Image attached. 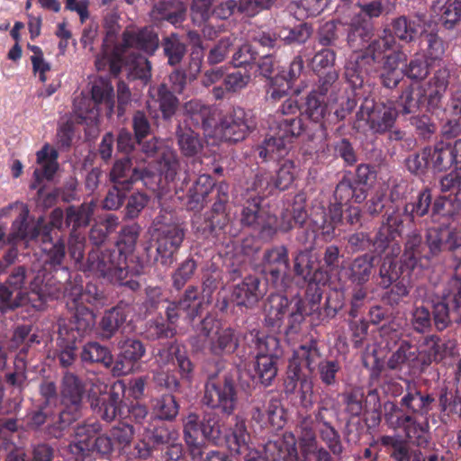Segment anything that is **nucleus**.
Listing matches in <instances>:
<instances>
[{
  "instance_id": "nucleus-1",
  "label": "nucleus",
  "mask_w": 461,
  "mask_h": 461,
  "mask_svg": "<svg viewBox=\"0 0 461 461\" xmlns=\"http://www.w3.org/2000/svg\"><path fill=\"white\" fill-rule=\"evenodd\" d=\"M106 35L103 41L102 51L96 56L95 66L98 70L104 69L110 65L114 68L117 62H121L130 49L141 50L152 55L158 47V37L151 27L141 29L127 28L122 33V42L113 47L115 35L119 31V24L113 16L104 20Z\"/></svg>"
},
{
  "instance_id": "nucleus-2",
  "label": "nucleus",
  "mask_w": 461,
  "mask_h": 461,
  "mask_svg": "<svg viewBox=\"0 0 461 461\" xmlns=\"http://www.w3.org/2000/svg\"><path fill=\"white\" fill-rule=\"evenodd\" d=\"M26 270L18 267L10 275L7 285L0 286V310L6 312L21 305L31 303L35 308H41L47 299L59 298V291H53L55 281L43 284L41 276H36L30 283L28 292L25 287Z\"/></svg>"
},
{
  "instance_id": "nucleus-3",
  "label": "nucleus",
  "mask_w": 461,
  "mask_h": 461,
  "mask_svg": "<svg viewBox=\"0 0 461 461\" xmlns=\"http://www.w3.org/2000/svg\"><path fill=\"white\" fill-rule=\"evenodd\" d=\"M273 179L269 173L256 174L248 191L253 192L246 199L240 214L242 225L258 231L265 240H271L276 234V217L267 209L261 206L263 196L274 187Z\"/></svg>"
},
{
  "instance_id": "nucleus-4",
  "label": "nucleus",
  "mask_w": 461,
  "mask_h": 461,
  "mask_svg": "<svg viewBox=\"0 0 461 461\" xmlns=\"http://www.w3.org/2000/svg\"><path fill=\"white\" fill-rule=\"evenodd\" d=\"M395 44L394 35L384 30V34L375 38L364 51L354 52L345 66L348 81L355 87L361 86L366 76L377 72L384 54Z\"/></svg>"
},
{
  "instance_id": "nucleus-5",
  "label": "nucleus",
  "mask_w": 461,
  "mask_h": 461,
  "mask_svg": "<svg viewBox=\"0 0 461 461\" xmlns=\"http://www.w3.org/2000/svg\"><path fill=\"white\" fill-rule=\"evenodd\" d=\"M85 271L109 283L128 286L131 290L140 286L135 280H126L130 274L127 258L116 249L92 250L88 254Z\"/></svg>"
},
{
  "instance_id": "nucleus-6",
  "label": "nucleus",
  "mask_w": 461,
  "mask_h": 461,
  "mask_svg": "<svg viewBox=\"0 0 461 461\" xmlns=\"http://www.w3.org/2000/svg\"><path fill=\"white\" fill-rule=\"evenodd\" d=\"M156 260L169 267L175 261L185 236V230L169 212L159 213L153 221Z\"/></svg>"
},
{
  "instance_id": "nucleus-7",
  "label": "nucleus",
  "mask_w": 461,
  "mask_h": 461,
  "mask_svg": "<svg viewBox=\"0 0 461 461\" xmlns=\"http://www.w3.org/2000/svg\"><path fill=\"white\" fill-rule=\"evenodd\" d=\"M276 123L270 129L271 135L258 147V156L264 160L285 157L289 151L292 140L304 129L300 118H280Z\"/></svg>"
},
{
  "instance_id": "nucleus-8",
  "label": "nucleus",
  "mask_w": 461,
  "mask_h": 461,
  "mask_svg": "<svg viewBox=\"0 0 461 461\" xmlns=\"http://www.w3.org/2000/svg\"><path fill=\"white\" fill-rule=\"evenodd\" d=\"M265 322L273 329H279L287 317V335L297 334L304 321L305 310L300 300L292 303L283 295L272 294L265 305Z\"/></svg>"
},
{
  "instance_id": "nucleus-9",
  "label": "nucleus",
  "mask_w": 461,
  "mask_h": 461,
  "mask_svg": "<svg viewBox=\"0 0 461 461\" xmlns=\"http://www.w3.org/2000/svg\"><path fill=\"white\" fill-rule=\"evenodd\" d=\"M398 114L393 103H375L366 99L356 114L355 128L383 134L393 128Z\"/></svg>"
},
{
  "instance_id": "nucleus-10",
  "label": "nucleus",
  "mask_w": 461,
  "mask_h": 461,
  "mask_svg": "<svg viewBox=\"0 0 461 461\" xmlns=\"http://www.w3.org/2000/svg\"><path fill=\"white\" fill-rule=\"evenodd\" d=\"M256 126L257 122L252 111L235 106L230 109L219 122H215L211 137L238 142L243 140Z\"/></svg>"
},
{
  "instance_id": "nucleus-11",
  "label": "nucleus",
  "mask_w": 461,
  "mask_h": 461,
  "mask_svg": "<svg viewBox=\"0 0 461 461\" xmlns=\"http://www.w3.org/2000/svg\"><path fill=\"white\" fill-rule=\"evenodd\" d=\"M91 94L92 99L82 96L74 101L75 113L80 119V122L88 125L96 124L98 121V104H104L110 113H113L114 106L113 88L108 80H95Z\"/></svg>"
},
{
  "instance_id": "nucleus-12",
  "label": "nucleus",
  "mask_w": 461,
  "mask_h": 461,
  "mask_svg": "<svg viewBox=\"0 0 461 461\" xmlns=\"http://www.w3.org/2000/svg\"><path fill=\"white\" fill-rule=\"evenodd\" d=\"M85 392V385L77 375L70 372L64 374L60 384L64 409L59 413V429H66L81 416Z\"/></svg>"
},
{
  "instance_id": "nucleus-13",
  "label": "nucleus",
  "mask_w": 461,
  "mask_h": 461,
  "mask_svg": "<svg viewBox=\"0 0 461 461\" xmlns=\"http://www.w3.org/2000/svg\"><path fill=\"white\" fill-rule=\"evenodd\" d=\"M203 403L211 409L230 416L237 406L238 396L235 380L232 375H225L223 381L210 379L205 384Z\"/></svg>"
},
{
  "instance_id": "nucleus-14",
  "label": "nucleus",
  "mask_w": 461,
  "mask_h": 461,
  "mask_svg": "<svg viewBox=\"0 0 461 461\" xmlns=\"http://www.w3.org/2000/svg\"><path fill=\"white\" fill-rule=\"evenodd\" d=\"M322 360V356L316 341L312 340L308 344L301 345L294 350L289 359L287 377L285 381L286 393H294L298 380L301 379L302 366H305L312 373Z\"/></svg>"
},
{
  "instance_id": "nucleus-15",
  "label": "nucleus",
  "mask_w": 461,
  "mask_h": 461,
  "mask_svg": "<svg viewBox=\"0 0 461 461\" xmlns=\"http://www.w3.org/2000/svg\"><path fill=\"white\" fill-rule=\"evenodd\" d=\"M101 425L95 421L77 426L75 430V440L70 445L71 452L75 455H85L89 451H96L102 455L112 452L113 442L106 434H100Z\"/></svg>"
},
{
  "instance_id": "nucleus-16",
  "label": "nucleus",
  "mask_w": 461,
  "mask_h": 461,
  "mask_svg": "<svg viewBox=\"0 0 461 461\" xmlns=\"http://www.w3.org/2000/svg\"><path fill=\"white\" fill-rule=\"evenodd\" d=\"M199 336L209 340V350L215 356L231 354L239 347L235 330L230 327L222 328L220 321L212 317L202 321Z\"/></svg>"
},
{
  "instance_id": "nucleus-17",
  "label": "nucleus",
  "mask_w": 461,
  "mask_h": 461,
  "mask_svg": "<svg viewBox=\"0 0 461 461\" xmlns=\"http://www.w3.org/2000/svg\"><path fill=\"white\" fill-rule=\"evenodd\" d=\"M402 223L399 212L393 211L386 215L373 240L377 254H384L386 258H394L400 254L401 245L397 239L402 235Z\"/></svg>"
},
{
  "instance_id": "nucleus-18",
  "label": "nucleus",
  "mask_w": 461,
  "mask_h": 461,
  "mask_svg": "<svg viewBox=\"0 0 461 461\" xmlns=\"http://www.w3.org/2000/svg\"><path fill=\"white\" fill-rule=\"evenodd\" d=\"M411 273L404 267L398 266L391 260L385 259L379 270L378 285L382 288H388L393 285L389 292L388 299L392 303H398L410 293Z\"/></svg>"
},
{
  "instance_id": "nucleus-19",
  "label": "nucleus",
  "mask_w": 461,
  "mask_h": 461,
  "mask_svg": "<svg viewBox=\"0 0 461 461\" xmlns=\"http://www.w3.org/2000/svg\"><path fill=\"white\" fill-rule=\"evenodd\" d=\"M385 421L391 429H403L405 436L418 447H424L429 442L427 431L428 423L421 424L409 413H405L402 408L393 406L392 410L385 414Z\"/></svg>"
},
{
  "instance_id": "nucleus-20",
  "label": "nucleus",
  "mask_w": 461,
  "mask_h": 461,
  "mask_svg": "<svg viewBox=\"0 0 461 461\" xmlns=\"http://www.w3.org/2000/svg\"><path fill=\"white\" fill-rule=\"evenodd\" d=\"M53 291H59V296L63 295L68 298V305L71 302L72 304L78 306H85V303H87L100 307L104 304L105 301L103 291L93 283H88L85 289L82 284L77 280L68 282L64 288L61 284L55 283Z\"/></svg>"
},
{
  "instance_id": "nucleus-21",
  "label": "nucleus",
  "mask_w": 461,
  "mask_h": 461,
  "mask_svg": "<svg viewBox=\"0 0 461 461\" xmlns=\"http://www.w3.org/2000/svg\"><path fill=\"white\" fill-rule=\"evenodd\" d=\"M19 209V213L11 226V231L7 237V243L15 244L19 240H32L36 239L41 230L43 219L40 218L36 224L28 221L29 209L27 205L20 203L9 204L1 210L3 215H7L13 209Z\"/></svg>"
},
{
  "instance_id": "nucleus-22",
  "label": "nucleus",
  "mask_w": 461,
  "mask_h": 461,
  "mask_svg": "<svg viewBox=\"0 0 461 461\" xmlns=\"http://www.w3.org/2000/svg\"><path fill=\"white\" fill-rule=\"evenodd\" d=\"M75 310L74 320L68 326L64 320L59 321V334L68 343L76 341L90 331L95 323V315L86 306L69 305Z\"/></svg>"
},
{
  "instance_id": "nucleus-23",
  "label": "nucleus",
  "mask_w": 461,
  "mask_h": 461,
  "mask_svg": "<svg viewBox=\"0 0 461 461\" xmlns=\"http://www.w3.org/2000/svg\"><path fill=\"white\" fill-rule=\"evenodd\" d=\"M298 442L302 456L307 458L315 456V461H333L330 451H328L317 441L313 420L310 415L301 418L297 426Z\"/></svg>"
},
{
  "instance_id": "nucleus-24",
  "label": "nucleus",
  "mask_w": 461,
  "mask_h": 461,
  "mask_svg": "<svg viewBox=\"0 0 461 461\" xmlns=\"http://www.w3.org/2000/svg\"><path fill=\"white\" fill-rule=\"evenodd\" d=\"M142 151L148 156H153L158 149H161V156L158 161V177H152L154 180L161 179L164 176L167 181H173L179 169V161L176 151L169 148H162V141L152 138L148 141L141 142ZM157 176V174H155Z\"/></svg>"
},
{
  "instance_id": "nucleus-25",
  "label": "nucleus",
  "mask_w": 461,
  "mask_h": 461,
  "mask_svg": "<svg viewBox=\"0 0 461 461\" xmlns=\"http://www.w3.org/2000/svg\"><path fill=\"white\" fill-rule=\"evenodd\" d=\"M185 121L191 125L203 129L207 137H211L216 122V110L203 101L193 99L184 104Z\"/></svg>"
},
{
  "instance_id": "nucleus-26",
  "label": "nucleus",
  "mask_w": 461,
  "mask_h": 461,
  "mask_svg": "<svg viewBox=\"0 0 461 461\" xmlns=\"http://www.w3.org/2000/svg\"><path fill=\"white\" fill-rule=\"evenodd\" d=\"M110 177L112 182L116 185H121L122 189H129L131 185L137 180H142L146 186L154 189L151 179L158 176L148 169L132 168L131 160L123 158L115 162Z\"/></svg>"
},
{
  "instance_id": "nucleus-27",
  "label": "nucleus",
  "mask_w": 461,
  "mask_h": 461,
  "mask_svg": "<svg viewBox=\"0 0 461 461\" xmlns=\"http://www.w3.org/2000/svg\"><path fill=\"white\" fill-rule=\"evenodd\" d=\"M120 354L113 370L119 375H128L134 371L136 364L144 357L146 348L137 339H126L119 342Z\"/></svg>"
},
{
  "instance_id": "nucleus-28",
  "label": "nucleus",
  "mask_w": 461,
  "mask_h": 461,
  "mask_svg": "<svg viewBox=\"0 0 461 461\" xmlns=\"http://www.w3.org/2000/svg\"><path fill=\"white\" fill-rule=\"evenodd\" d=\"M392 26L396 37L409 42L426 31L429 21L425 13L417 12L408 16L402 15L396 18Z\"/></svg>"
},
{
  "instance_id": "nucleus-29",
  "label": "nucleus",
  "mask_w": 461,
  "mask_h": 461,
  "mask_svg": "<svg viewBox=\"0 0 461 461\" xmlns=\"http://www.w3.org/2000/svg\"><path fill=\"white\" fill-rule=\"evenodd\" d=\"M406 393L400 401L401 407L410 413L427 416L432 410L435 399L429 394H423L415 383L405 380Z\"/></svg>"
},
{
  "instance_id": "nucleus-30",
  "label": "nucleus",
  "mask_w": 461,
  "mask_h": 461,
  "mask_svg": "<svg viewBox=\"0 0 461 461\" xmlns=\"http://www.w3.org/2000/svg\"><path fill=\"white\" fill-rule=\"evenodd\" d=\"M265 453L267 461H298L296 440L292 433H285L281 438L267 442Z\"/></svg>"
},
{
  "instance_id": "nucleus-31",
  "label": "nucleus",
  "mask_w": 461,
  "mask_h": 461,
  "mask_svg": "<svg viewBox=\"0 0 461 461\" xmlns=\"http://www.w3.org/2000/svg\"><path fill=\"white\" fill-rule=\"evenodd\" d=\"M184 435L190 455L194 461H199L203 456L204 435L199 417L190 413L184 420Z\"/></svg>"
},
{
  "instance_id": "nucleus-32",
  "label": "nucleus",
  "mask_w": 461,
  "mask_h": 461,
  "mask_svg": "<svg viewBox=\"0 0 461 461\" xmlns=\"http://www.w3.org/2000/svg\"><path fill=\"white\" fill-rule=\"evenodd\" d=\"M177 104V98L167 89L166 85L161 84L158 86L149 87V99L147 100V107L149 112L152 108H156L158 104L163 118L168 120L175 114Z\"/></svg>"
},
{
  "instance_id": "nucleus-33",
  "label": "nucleus",
  "mask_w": 461,
  "mask_h": 461,
  "mask_svg": "<svg viewBox=\"0 0 461 461\" xmlns=\"http://www.w3.org/2000/svg\"><path fill=\"white\" fill-rule=\"evenodd\" d=\"M348 32V45L352 50L362 49L369 44L374 39V27L372 23L361 17L355 15L346 29Z\"/></svg>"
},
{
  "instance_id": "nucleus-34",
  "label": "nucleus",
  "mask_w": 461,
  "mask_h": 461,
  "mask_svg": "<svg viewBox=\"0 0 461 461\" xmlns=\"http://www.w3.org/2000/svg\"><path fill=\"white\" fill-rule=\"evenodd\" d=\"M424 244L422 237L417 230L411 231L405 240L403 254L400 265L409 272H411L422 258L430 259V256L423 254Z\"/></svg>"
},
{
  "instance_id": "nucleus-35",
  "label": "nucleus",
  "mask_w": 461,
  "mask_h": 461,
  "mask_svg": "<svg viewBox=\"0 0 461 461\" xmlns=\"http://www.w3.org/2000/svg\"><path fill=\"white\" fill-rule=\"evenodd\" d=\"M264 294L265 290L260 288L259 279L255 276H248L233 288L232 300L237 305L251 307Z\"/></svg>"
},
{
  "instance_id": "nucleus-36",
  "label": "nucleus",
  "mask_w": 461,
  "mask_h": 461,
  "mask_svg": "<svg viewBox=\"0 0 461 461\" xmlns=\"http://www.w3.org/2000/svg\"><path fill=\"white\" fill-rule=\"evenodd\" d=\"M459 0H437L431 10L446 30L454 29L461 21Z\"/></svg>"
},
{
  "instance_id": "nucleus-37",
  "label": "nucleus",
  "mask_w": 461,
  "mask_h": 461,
  "mask_svg": "<svg viewBox=\"0 0 461 461\" xmlns=\"http://www.w3.org/2000/svg\"><path fill=\"white\" fill-rule=\"evenodd\" d=\"M446 122L442 126V133L447 137H454L461 132V90L451 94V97L444 110Z\"/></svg>"
},
{
  "instance_id": "nucleus-38",
  "label": "nucleus",
  "mask_w": 461,
  "mask_h": 461,
  "mask_svg": "<svg viewBox=\"0 0 461 461\" xmlns=\"http://www.w3.org/2000/svg\"><path fill=\"white\" fill-rule=\"evenodd\" d=\"M130 311L131 307L122 303L106 311L99 324L101 336L104 339H111L126 321Z\"/></svg>"
},
{
  "instance_id": "nucleus-39",
  "label": "nucleus",
  "mask_w": 461,
  "mask_h": 461,
  "mask_svg": "<svg viewBox=\"0 0 461 461\" xmlns=\"http://www.w3.org/2000/svg\"><path fill=\"white\" fill-rule=\"evenodd\" d=\"M264 267L273 277L285 275L289 268L288 251L285 246L274 247L267 250L263 258Z\"/></svg>"
},
{
  "instance_id": "nucleus-40",
  "label": "nucleus",
  "mask_w": 461,
  "mask_h": 461,
  "mask_svg": "<svg viewBox=\"0 0 461 461\" xmlns=\"http://www.w3.org/2000/svg\"><path fill=\"white\" fill-rule=\"evenodd\" d=\"M37 163L41 166V169L34 170V177L37 181H41L42 178L48 180L51 179L58 170V151L50 147L49 144H45L41 149L37 151Z\"/></svg>"
},
{
  "instance_id": "nucleus-41",
  "label": "nucleus",
  "mask_w": 461,
  "mask_h": 461,
  "mask_svg": "<svg viewBox=\"0 0 461 461\" xmlns=\"http://www.w3.org/2000/svg\"><path fill=\"white\" fill-rule=\"evenodd\" d=\"M334 198L336 202L341 205L350 201L360 203L366 198V192L357 184L344 177L336 186Z\"/></svg>"
},
{
  "instance_id": "nucleus-42",
  "label": "nucleus",
  "mask_w": 461,
  "mask_h": 461,
  "mask_svg": "<svg viewBox=\"0 0 461 461\" xmlns=\"http://www.w3.org/2000/svg\"><path fill=\"white\" fill-rule=\"evenodd\" d=\"M249 339L258 350L257 356L278 357L281 354L279 340L275 336L253 330L249 332Z\"/></svg>"
},
{
  "instance_id": "nucleus-43",
  "label": "nucleus",
  "mask_w": 461,
  "mask_h": 461,
  "mask_svg": "<svg viewBox=\"0 0 461 461\" xmlns=\"http://www.w3.org/2000/svg\"><path fill=\"white\" fill-rule=\"evenodd\" d=\"M180 309L186 314L189 322H192L201 314L204 299L199 294L198 288L189 286L184 293L182 298L176 302Z\"/></svg>"
},
{
  "instance_id": "nucleus-44",
  "label": "nucleus",
  "mask_w": 461,
  "mask_h": 461,
  "mask_svg": "<svg viewBox=\"0 0 461 461\" xmlns=\"http://www.w3.org/2000/svg\"><path fill=\"white\" fill-rule=\"evenodd\" d=\"M451 288L447 285V291L444 294L443 301L436 303L433 309L434 323L438 330H445L450 323V310L453 313L458 311L460 305H456L451 300Z\"/></svg>"
},
{
  "instance_id": "nucleus-45",
  "label": "nucleus",
  "mask_w": 461,
  "mask_h": 461,
  "mask_svg": "<svg viewBox=\"0 0 461 461\" xmlns=\"http://www.w3.org/2000/svg\"><path fill=\"white\" fill-rule=\"evenodd\" d=\"M176 138L184 156L194 157L202 150L203 145L199 135L190 127L182 128L179 125L176 130Z\"/></svg>"
},
{
  "instance_id": "nucleus-46",
  "label": "nucleus",
  "mask_w": 461,
  "mask_h": 461,
  "mask_svg": "<svg viewBox=\"0 0 461 461\" xmlns=\"http://www.w3.org/2000/svg\"><path fill=\"white\" fill-rule=\"evenodd\" d=\"M418 358V350L409 341H401L398 348L387 361V366L393 370H401L404 365L411 366Z\"/></svg>"
},
{
  "instance_id": "nucleus-47",
  "label": "nucleus",
  "mask_w": 461,
  "mask_h": 461,
  "mask_svg": "<svg viewBox=\"0 0 461 461\" xmlns=\"http://www.w3.org/2000/svg\"><path fill=\"white\" fill-rule=\"evenodd\" d=\"M447 346L438 337L430 336L424 339L420 355L423 357L424 365H430L432 362L441 361L447 355Z\"/></svg>"
},
{
  "instance_id": "nucleus-48",
  "label": "nucleus",
  "mask_w": 461,
  "mask_h": 461,
  "mask_svg": "<svg viewBox=\"0 0 461 461\" xmlns=\"http://www.w3.org/2000/svg\"><path fill=\"white\" fill-rule=\"evenodd\" d=\"M95 207V203L93 201L84 203L78 207L69 206L66 212V225H72L75 230L77 228L88 225Z\"/></svg>"
},
{
  "instance_id": "nucleus-49",
  "label": "nucleus",
  "mask_w": 461,
  "mask_h": 461,
  "mask_svg": "<svg viewBox=\"0 0 461 461\" xmlns=\"http://www.w3.org/2000/svg\"><path fill=\"white\" fill-rule=\"evenodd\" d=\"M235 420L234 428L231 433L226 437V441L231 451L242 454L244 451L250 449L248 446L249 435L247 431L244 420L236 417Z\"/></svg>"
},
{
  "instance_id": "nucleus-50",
  "label": "nucleus",
  "mask_w": 461,
  "mask_h": 461,
  "mask_svg": "<svg viewBox=\"0 0 461 461\" xmlns=\"http://www.w3.org/2000/svg\"><path fill=\"white\" fill-rule=\"evenodd\" d=\"M374 257L370 255H363L354 259L350 266V280L358 285L366 284L373 272Z\"/></svg>"
},
{
  "instance_id": "nucleus-51",
  "label": "nucleus",
  "mask_w": 461,
  "mask_h": 461,
  "mask_svg": "<svg viewBox=\"0 0 461 461\" xmlns=\"http://www.w3.org/2000/svg\"><path fill=\"white\" fill-rule=\"evenodd\" d=\"M303 113L312 122L320 123L321 127H322V120L327 114V105L324 98L318 96L316 91H312L307 95Z\"/></svg>"
},
{
  "instance_id": "nucleus-52",
  "label": "nucleus",
  "mask_w": 461,
  "mask_h": 461,
  "mask_svg": "<svg viewBox=\"0 0 461 461\" xmlns=\"http://www.w3.org/2000/svg\"><path fill=\"white\" fill-rule=\"evenodd\" d=\"M429 149V162L431 168L436 171H442L449 168L453 165L449 144L444 142L437 143L433 148Z\"/></svg>"
},
{
  "instance_id": "nucleus-53",
  "label": "nucleus",
  "mask_w": 461,
  "mask_h": 461,
  "mask_svg": "<svg viewBox=\"0 0 461 461\" xmlns=\"http://www.w3.org/2000/svg\"><path fill=\"white\" fill-rule=\"evenodd\" d=\"M140 228L136 223L124 226L121 230L119 239L116 242V250L124 254L126 258L133 252L140 236Z\"/></svg>"
},
{
  "instance_id": "nucleus-54",
  "label": "nucleus",
  "mask_w": 461,
  "mask_h": 461,
  "mask_svg": "<svg viewBox=\"0 0 461 461\" xmlns=\"http://www.w3.org/2000/svg\"><path fill=\"white\" fill-rule=\"evenodd\" d=\"M144 438L150 440L156 446L168 445L178 441L179 433L175 429L164 425L154 429L144 427Z\"/></svg>"
},
{
  "instance_id": "nucleus-55",
  "label": "nucleus",
  "mask_w": 461,
  "mask_h": 461,
  "mask_svg": "<svg viewBox=\"0 0 461 461\" xmlns=\"http://www.w3.org/2000/svg\"><path fill=\"white\" fill-rule=\"evenodd\" d=\"M278 357H271L269 356L256 357V374L260 383L265 386H268L277 374L276 359Z\"/></svg>"
},
{
  "instance_id": "nucleus-56",
  "label": "nucleus",
  "mask_w": 461,
  "mask_h": 461,
  "mask_svg": "<svg viewBox=\"0 0 461 461\" xmlns=\"http://www.w3.org/2000/svg\"><path fill=\"white\" fill-rule=\"evenodd\" d=\"M83 362L103 363L109 366L112 363L113 357L109 349L97 342H90L84 346L81 352Z\"/></svg>"
},
{
  "instance_id": "nucleus-57",
  "label": "nucleus",
  "mask_w": 461,
  "mask_h": 461,
  "mask_svg": "<svg viewBox=\"0 0 461 461\" xmlns=\"http://www.w3.org/2000/svg\"><path fill=\"white\" fill-rule=\"evenodd\" d=\"M422 97V92L419 88L410 86L404 89L397 101L402 113L410 114L416 113L420 109Z\"/></svg>"
},
{
  "instance_id": "nucleus-58",
  "label": "nucleus",
  "mask_w": 461,
  "mask_h": 461,
  "mask_svg": "<svg viewBox=\"0 0 461 461\" xmlns=\"http://www.w3.org/2000/svg\"><path fill=\"white\" fill-rule=\"evenodd\" d=\"M317 430L321 440L333 455L339 456L343 452L340 435L330 423L318 426Z\"/></svg>"
},
{
  "instance_id": "nucleus-59",
  "label": "nucleus",
  "mask_w": 461,
  "mask_h": 461,
  "mask_svg": "<svg viewBox=\"0 0 461 461\" xmlns=\"http://www.w3.org/2000/svg\"><path fill=\"white\" fill-rule=\"evenodd\" d=\"M179 405L172 394H164L156 399L153 404V411L159 420H171L176 417Z\"/></svg>"
},
{
  "instance_id": "nucleus-60",
  "label": "nucleus",
  "mask_w": 461,
  "mask_h": 461,
  "mask_svg": "<svg viewBox=\"0 0 461 461\" xmlns=\"http://www.w3.org/2000/svg\"><path fill=\"white\" fill-rule=\"evenodd\" d=\"M331 0H299L294 3L296 10L294 14L298 20L313 17L321 14Z\"/></svg>"
},
{
  "instance_id": "nucleus-61",
  "label": "nucleus",
  "mask_w": 461,
  "mask_h": 461,
  "mask_svg": "<svg viewBox=\"0 0 461 461\" xmlns=\"http://www.w3.org/2000/svg\"><path fill=\"white\" fill-rule=\"evenodd\" d=\"M429 66L430 64L425 54L416 53L406 66L403 73L407 77L412 80L421 81L429 75Z\"/></svg>"
},
{
  "instance_id": "nucleus-62",
  "label": "nucleus",
  "mask_w": 461,
  "mask_h": 461,
  "mask_svg": "<svg viewBox=\"0 0 461 461\" xmlns=\"http://www.w3.org/2000/svg\"><path fill=\"white\" fill-rule=\"evenodd\" d=\"M298 174V168L294 161L285 160L276 172L273 185L279 190H285L291 186Z\"/></svg>"
},
{
  "instance_id": "nucleus-63",
  "label": "nucleus",
  "mask_w": 461,
  "mask_h": 461,
  "mask_svg": "<svg viewBox=\"0 0 461 461\" xmlns=\"http://www.w3.org/2000/svg\"><path fill=\"white\" fill-rule=\"evenodd\" d=\"M163 50L168 59V63L175 66L182 60L185 53V45L176 33H171L163 41Z\"/></svg>"
},
{
  "instance_id": "nucleus-64",
  "label": "nucleus",
  "mask_w": 461,
  "mask_h": 461,
  "mask_svg": "<svg viewBox=\"0 0 461 461\" xmlns=\"http://www.w3.org/2000/svg\"><path fill=\"white\" fill-rule=\"evenodd\" d=\"M119 224L118 218L108 215L106 219L92 227L89 234L90 240L95 245L103 244L108 235L113 232Z\"/></svg>"
}]
</instances>
